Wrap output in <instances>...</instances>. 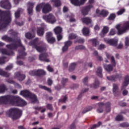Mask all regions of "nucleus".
Instances as JSON below:
<instances>
[{
	"label": "nucleus",
	"mask_w": 129,
	"mask_h": 129,
	"mask_svg": "<svg viewBox=\"0 0 129 129\" xmlns=\"http://www.w3.org/2000/svg\"><path fill=\"white\" fill-rule=\"evenodd\" d=\"M104 68L106 70V71H112L113 67L110 64L109 65H104Z\"/></svg>",
	"instance_id": "30"
},
{
	"label": "nucleus",
	"mask_w": 129,
	"mask_h": 129,
	"mask_svg": "<svg viewBox=\"0 0 129 129\" xmlns=\"http://www.w3.org/2000/svg\"><path fill=\"white\" fill-rule=\"evenodd\" d=\"M129 84V76H126L125 77L124 81L122 85L121 90L125 89V87L127 86Z\"/></svg>",
	"instance_id": "18"
},
{
	"label": "nucleus",
	"mask_w": 129,
	"mask_h": 129,
	"mask_svg": "<svg viewBox=\"0 0 129 129\" xmlns=\"http://www.w3.org/2000/svg\"><path fill=\"white\" fill-rule=\"evenodd\" d=\"M78 43H84V39L82 38H79L78 40Z\"/></svg>",
	"instance_id": "62"
},
{
	"label": "nucleus",
	"mask_w": 129,
	"mask_h": 129,
	"mask_svg": "<svg viewBox=\"0 0 129 129\" xmlns=\"http://www.w3.org/2000/svg\"><path fill=\"white\" fill-rule=\"evenodd\" d=\"M82 21L83 23L86 24V25L91 24V20H90V19H89L88 17H83L82 19Z\"/></svg>",
	"instance_id": "24"
},
{
	"label": "nucleus",
	"mask_w": 129,
	"mask_h": 129,
	"mask_svg": "<svg viewBox=\"0 0 129 129\" xmlns=\"http://www.w3.org/2000/svg\"><path fill=\"white\" fill-rule=\"evenodd\" d=\"M0 17H12V14L10 11H2L0 10Z\"/></svg>",
	"instance_id": "17"
},
{
	"label": "nucleus",
	"mask_w": 129,
	"mask_h": 129,
	"mask_svg": "<svg viewBox=\"0 0 129 129\" xmlns=\"http://www.w3.org/2000/svg\"><path fill=\"white\" fill-rule=\"evenodd\" d=\"M20 94L21 95H22V96H24V97L30 98L32 102H37L38 101L36 95L34 94L31 93L29 90L22 91L20 92Z\"/></svg>",
	"instance_id": "4"
},
{
	"label": "nucleus",
	"mask_w": 129,
	"mask_h": 129,
	"mask_svg": "<svg viewBox=\"0 0 129 129\" xmlns=\"http://www.w3.org/2000/svg\"><path fill=\"white\" fill-rule=\"evenodd\" d=\"M44 29H46V26L44 24L40 28H38L37 34L38 36H43L44 35Z\"/></svg>",
	"instance_id": "19"
},
{
	"label": "nucleus",
	"mask_w": 129,
	"mask_h": 129,
	"mask_svg": "<svg viewBox=\"0 0 129 129\" xmlns=\"http://www.w3.org/2000/svg\"><path fill=\"white\" fill-rule=\"evenodd\" d=\"M6 69V70H11V69H13V64L8 66Z\"/></svg>",
	"instance_id": "58"
},
{
	"label": "nucleus",
	"mask_w": 129,
	"mask_h": 129,
	"mask_svg": "<svg viewBox=\"0 0 129 129\" xmlns=\"http://www.w3.org/2000/svg\"><path fill=\"white\" fill-rule=\"evenodd\" d=\"M93 109V107L92 106H90L85 108L83 111V113H86V112H88V111H90V110H92Z\"/></svg>",
	"instance_id": "32"
},
{
	"label": "nucleus",
	"mask_w": 129,
	"mask_h": 129,
	"mask_svg": "<svg viewBox=\"0 0 129 129\" xmlns=\"http://www.w3.org/2000/svg\"><path fill=\"white\" fill-rule=\"evenodd\" d=\"M96 13L100 16H103V17H107V16H108V14H109L107 10L104 9L102 10L101 11L99 9H97Z\"/></svg>",
	"instance_id": "12"
},
{
	"label": "nucleus",
	"mask_w": 129,
	"mask_h": 129,
	"mask_svg": "<svg viewBox=\"0 0 129 129\" xmlns=\"http://www.w3.org/2000/svg\"><path fill=\"white\" fill-rule=\"evenodd\" d=\"M48 57H49L48 53H44L39 55V59L41 60V61H44V62H50V59L48 58Z\"/></svg>",
	"instance_id": "14"
},
{
	"label": "nucleus",
	"mask_w": 129,
	"mask_h": 129,
	"mask_svg": "<svg viewBox=\"0 0 129 129\" xmlns=\"http://www.w3.org/2000/svg\"><path fill=\"white\" fill-rule=\"evenodd\" d=\"M43 20L46 21L47 23H49L50 24H54L56 22V19L54 17H43Z\"/></svg>",
	"instance_id": "16"
},
{
	"label": "nucleus",
	"mask_w": 129,
	"mask_h": 129,
	"mask_svg": "<svg viewBox=\"0 0 129 129\" xmlns=\"http://www.w3.org/2000/svg\"><path fill=\"white\" fill-rule=\"evenodd\" d=\"M47 70L49 72H53V69L52 68H51V67L50 66H47Z\"/></svg>",
	"instance_id": "56"
},
{
	"label": "nucleus",
	"mask_w": 129,
	"mask_h": 129,
	"mask_svg": "<svg viewBox=\"0 0 129 129\" xmlns=\"http://www.w3.org/2000/svg\"><path fill=\"white\" fill-rule=\"evenodd\" d=\"M47 83H48V85L51 86V85H52V84L53 83V81L50 79H48V81H47Z\"/></svg>",
	"instance_id": "57"
},
{
	"label": "nucleus",
	"mask_w": 129,
	"mask_h": 129,
	"mask_svg": "<svg viewBox=\"0 0 129 129\" xmlns=\"http://www.w3.org/2000/svg\"><path fill=\"white\" fill-rule=\"evenodd\" d=\"M53 31L56 35H59V34L62 33V28L60 26H57L54 29Z\"/></svg>",
	"instance_id": "25"
},
{
	"label": "nucleus",
	"mask_w": 129,
	"mask_h": 129,
	"mask_svg": "<svg viewBox=\"0 0 129 129\" xmlns=\"http://www.w3.org/2000/svg\"><path fill=\"white\" fill-rule=\"evenodd\" d=\"M71 4L76 7H80L86 3L87 0H70Z\"/></svg>",
	"instance_id": "10"
},
{
	"label": "nucleus",
	"mask_w": 129,
	"mask_h": 129,
	"mask_svg": "<svg viewBox=\"0 0 129 129\" xmlns=\"http://www.w3.org/2000/svg\"><path fill=\"white\" fill-rule=\"evenodd\" d=\"M125 45L128 46L129 45V38L128 37H126L125 39Z\"/></svg>",
	"instance_id": "53"
},
{
	"label": "nucleus",
	"mask_w": 129,
	"mask_h": 129,
	"mask_svg": "<svg viewBox=\"0 0 129 129\" xmlns=\"http://www.w3.org/2000/svg\"><path fill=\"white\" fill-rule=\"evenodd\" d=\"M76 38V35L75 34H71L69 36V39H75Z\"/></svg>",
	"instance_id": "49"
},
{
	"label": "nucleus",
	"mask_w": 129,
	"mask_h": 129,
	"mask_svg": "<svg viewBox=\"0 0 129 129\" xmlns=\"http://www.w3.org/2000/svg\"><path fill=\"white\" fill-rule=\"evenodd\" d=\"M15 77L19 80V81H23L25 78H26V76L24 75H21L20 73H17L15 74Z\"/></svg>",
	"instance_id": "20"
},
{
	"label": "nucleus",
	"mask_w": 129,
	"mask_h": 129,
	"mask_svg": "<svg viewBox=\"0 0 129 129\" xmlns=\"http://www.w3.org/2000/svg\"><path fill=\"white\" fill-rule=\"evenodd\" d=\"M101 124V122H99L97 124L94 125L91 129L96 128V127H98Z\"/></svg>",
	"instance_id": "51"
},
{
	"label": "nucleus",
	"mask_w": 129,
	"mask_h": 129,
	"mask_svg": "<svg viewBox=\"0 0 129 129\" xmlns=\"http://www.w3.org/2000/svg\"><path fill=\"white\" fill-rule=\"evenodd\" d=\"M10 83H14V85H15V86H16V87H18V88H21V86H20V85H19V84L17 83H15V82L12 81L11 82H10Z\"/></svg>",
	"instance_id": "55"
},
{
	"label": "nucleus",
	"mask_w": 129,
	"mask_h": 129,
	"mask_svg": "<svg viewBox=\"0 0 129 129\" xmlns=\"http://www.w3.org/2000/svg\"><path fill=\"white\" fill-rule=\"evenodd\" d=\"M37 41L38 38H36L33 41L30 42L29 45L30 46H32L33 48H35V49L37 50V52H44L45 51V49L41 47L38 44H37Z\"/></svg>",
	"instance_id": "5"
},
{
	"label": "nucleus",
	"mask_w": 129,
	"mask_h": 129,
	"mask_svg": "<svg viewBox=\"0 0 129 129\" xmlns=\"http://www.w3.org/2000/svg\"><path fill=\"white\" fill-rule=\"evenodd\" d=\"M101 72H102V69H101V68H98L96 72L97 75L99 76V77H102V74H101Z\"/></svg>",
	"instance_id": "33"
},
{
	"label": "nucleus",
	"mask_w": 129,
	"mask_h": 129,
	"mask_svg": "<svg viewBox=\"0 0 129 129\" xmlns=\"http://www.w3.org/2000/svg\"><path fill=\"white\" fill-rule=\"evenodd\" d=\"M68 50V47L67 46V43H65L64 46L62 47V52H66Z\"/></svg>",
	"instance_id": "44"
},
{
	"label": "nucleus",
	"mask_w": 129,
	"mask_h": 129,
	"mask_svg": "<svg viewBox=\"0 0 129 129\" xmlns=\"http://www.w3.org/2000/svg\"><path fill=\"white\" fill-rule=\"evenodd\" d=\"M76 66V63H72L70 67V71H73V70H74Z\"/></svg>",
	"instance_id": "37"
},
{
	"label": "nucleus",
	"mask_w": 129,
	"mask_h": 129,
	"mask_svg": "<svg viewBox=\"0 0 129 129\" xmlns=\"http://www.w3.org/2000/svg\"><path fill=\"white\" fill-rule=\"evenodd\" d=\"M1 51L2 54H5L6 55H10V53H9V52H8V51L6 49H2Z\"/></svg>",
	"instance_id": "54"
},
{
	"label": "nucleus",
	"mask_w": 129,
	"mask_h": 129,
	"mask_svg": "<svg viewBox=\"0 0 129 129\" xmlns=\"http://www.w3.org/2000/svg\"><path fill=\"white\" fill-rule=\"evenodd\" d=\"M104 42L106 43V44H108V45H110L111 46H113V47H116L117 49H121L122 47H123V44L122 43H120L119 45L117 46V43L118 42V39L117 38H113V39H104Z\"/></svg>",
	"instance_id": "3"
},
{
	"label": "nucleus",
	"mask_w": 129,
	"mask_h": 129,
	"mask_svg": "<svg viewBox=\"0 0 129 129\" xmlns=\"http://www.w3.org/2000/svg\"><path fill=\"white\" fill-rule=\"evenodd\" d=\"M117 92H118V86L116 84H114L113 85V93L115 95Z\"/></svg>",
	"instance_id": "27"
},
{
	"label": "nucleus",
	"mask_w": 129,
	"mask_h": 129,
	"mask_svg": "<svg viewBox=\"0 0 129 129\" xmlns=\"http://www.w3.org/2000/svg\"><path fill=\"white\" fill-rule=\"evenodd\" d=\"M0 103H11L15 105V103L12 100V97L10 96H5L0 97Z\"/></svg>",
	"instance_id": "6"
},
{
	"label": "nucleus",
	"mask_w": 129,
	"mask_h": 129,
	"mask_svg": "<svg viewBox=\"0 0 129 129\" xmlns=\"http://www.w3.org/2000/svg\"><path fill=\"white\" fill-rule=\"evenodd\" d=\"M104 48H105V45L103 44H101L98 47V49L99 50H102V49H104Z\"/></svg>",
	"instance_id": "45"
},
{
	"label": "nucleus",
	"mask_w": 129,
	"mask_h": 129,
	"mask_svg": "<svg viewBox=\"0 0 129 129\" xmlns=\"http://www.w3.org/2000/svg\"><path fill=\"white\" fill-rule=\"evenodd\" d=\"M93 8L92 5L87 6L82 10V14L83 16H86V15H88V13L91 8Z\"/></svg>",
	"instance_id": "15"
},
{
	"label": "nucleus",
	"mask_w": 129,
	"mask_h": 129,
	"mask_svg": "<svg viewBox=\"0 0 129 129\" xmlns=\"http://www.w3.org/2000/svg\"><path fill=\"white\" fill-rule=\"evenodd\" d=\"M120 126H121V127H128L129 124L128 123H122L120 124Z\"/></svg>",
	"instance_id": "40"
},
{
	"label": "nucleus",
	"mask_w": 129,
	"mask_h": 129,
	"mask_svg": "<svg viewBox=\"0 0 129 129\" xmlns=\"http://www.w3.org/2000/svg\"><path fill=\"white\" fill-rule=\"evenodd\" d=\"M7 47L8 49H16V45H7Z\"/></svg>",
	"instance_id": "46"
},
{
	"label": "nucleus",
	"mask_w": 129,
	"mask_h": 129,
	"mask_svg": "<svg viewBox=\"0 0 129 129\" xmlns=\"http://www.w3.org/2000/svg\"><path fill=\"white\" fill-rule=\"evenodd\" d=\"M4 23L6 24H7V23H10L11 22V18L10 17H6V18H4Z\"/></svg>",
	"instance_id": "43"
},
{
	"label": "nucleus",
	"mask_w": 129,
	"mask_h": 129,
	"mask_svg": "<svg viewBox=\"0 0 129 129\" xmlns=\"http://www.w3.org/2000/svg\"><path fill=\"white\" fill-rule=\"evenodd\" d=\"M98 86H99V82L97 80L95 81L93 85H90L91 88H97Z\"/></svg>",
	"instance_id": "28"
},
{
	"label": "nucleus",
	"mask_w": 129,
	"mask_h": 129,
	"mask_svg": "<svg viewBox=\"0 0 129 129\" xmlns=\"http://www.w3.org/2000/svg\"><path fill=\"white\" fill-rule=\"evenodd\" d=\"M66 82H67V79H62L61 81L62 84L64 85Z\"/></svg>",
	"instance_id": "61"
},
{
	"label": "nucleus",
	"mask_w": 129,
	"mask_h": 129,
	"mask_svg": "<svg viewBox=\"0 0 129 129\" xmlns=\"http://www.w3.org/2000/svg\"><path fill=\"white\" fill-rule=\"evenodd\" d=\"M94 30L95 31H99V30H100V27H99V26L98 25H96L94 27Z\"/></svg>",
	"instance_id": "59"
},
{
	"label": "nucleus",
	"mask_w": 129,
	"mask_h": 129,
	"mask_svg": "<svg viewBox=\"0 0 129 129\" xmlns=\"http://www.w3.org/2000/svg\"><path fill=\"white\" fill-rule=\"evenodd\" d=\"M127 93H128V91H127V90H124L122 91L123 95H126V94H127Z\"/></svg>",
	"instance_id": "60"
},
{
	"label": "nucleus",
	"mask_w": 129,
	"mask_h": 129,
	"mask_svg": "<svg viewBox=\"0 0 129 129\" xmlns=\"http://www.w3.org/2000/svg\"><path fill=\"white\" fill-rule=\"evenodd\" d=\"M24 13V9L22 8H18L17 11L15 13V17H21V15Z\"/></svg>",
	"instance_id": "23"
},
{
	"label": "nucleus",
	"mask_w": 129,
	"mask_h": 129,
	"mask_svg": "<svg viewBox=\"0 0 129 129\" xmlns=\"http://www.w3.org/2000/svg\"><path fill=\"white\" fill-rule=\"evenodd\" d=\"M29 74L30 75H31L32 76H34L35 75H38L37 74V72L35 71H31L29 72Z\"/></svg>",
	"instance_id": "47"
},
{
	"label": "nucleus",
	"mask_w": 129,
	"mask_h": 129,
	"mask_svg": "<svg viewBox=\"0 0 129 129\" xmlns=\"http://www.w3.org/2000/svg\"><path fill=\"white\" fill-rule=\"evenodd\" d=\"M57 37L58 41H60V40H62V38H63V37L61 35H58Z\"/></svg>",
	"instance_id": "64"
},
{
	"label": "nucleus",
	"mask_w": 129,
	"mask_h": 129,
	"mask_svg": "<svg viewBox=\"0 0 129 129\" xmlns=\"http://www.w3.org/2000/svg\"><path fill=\"white\" fill-rule=\"evenodd\" d=\"M4 91H6V87L4 85L0 86V93H3Z\"/></svg>",
	"instance_id": "41"
},
{
	"label": "nucleus",
	"mask_w": 129,
	"mask_h": 129,
	"mask_svg": "<svg viewBox=\"0 0 129 129\" xmlns=\"http://www.w3.org/2000/svg\"><path fill=\"white\" fill-rule=\"evenodd\" d=\"M90 41L92 42V45H93V46H94V47H97V46H98V45H99V41H98V40H97L95 38L92 39L90 40Z\"/></svg>",
	"instance_id": "26"
},
{
	"label": "nucleus",
	"mask_w": 129,
	"mask_h": 129,
	"mask_svg": "<svg viewBox=\"0 0 129 129\" xmlns=\"http://www.w3.org/2000/svg\"><path fill=\"white\" fill-rule=\"evenodd\" d=\"M109 30V28L107 26H104L102 32H101V37H103L105 35V34H107L108 33V31Z\"/></svg>",
	"instance_id": "22"
},
{
	"label": "nucleus",
	"mask_w": 129,
	"mask_h": 129,
	"mask_svg": "<svg viewBox=\"0 0 129 129\" xmlns=\"http://www.w3.org/2000/svg\"><path fill=\"white\" fill-rule=\"evenodd\" d=\"M51 3H53V6L55 7V8H59V7H61L62 5L60 0H51Z\"/></svg>",
	"instance_id": "21"
},
{
	"label": "nucleus",
	"mask_w": 129,
	"mask_h": 129,
	"mask_svg": "<svg viewBox=\"0 0 129 129\" xmlns=\"http://www.w3.org/2000/svg\"><path fill=\"white\" fill-rule=\"evenodd\" d=\"M76 49L78 50H84V49H85V47L83 45H79L76 47Z\"/></svg>",
	"instance_id": "48"
},
{
	"label": "nucleus",
	"mask_w": 129,
	"mask_h": 129,
	"mask_svg": "<svg viewBox=\"0 0 129 129\" xmlns=\"http://www.w3.org/2000/svg\"><path fill=\"white\" fill-rule=\"evenodd\" d=\"M25 37L27 38V39H31L33 38V37H35V35H33V36L30 33H27L25 34Z\"/></svg>",
	"instance_id": "38"
},
{
	"label": "nucleus",
	"mask_w": 129,
	"mask_h": 129,
	"mask_svg": "<svg viewBox=\"0 0 129 129\" xmlns=\"http://www.w3.org/2000/svg\"><path fill=\"white\" fill-rule=\"evenodd\" d=\"M42 7V13L43 14H48L50 13L51 11H52V7H51V5L49 3H43Z\"/></svg>",
	"instance_id": "8"
},
{
	"label": "nucleus",
	"mask_w": 129,
	"mask_h": 129,
	"mask_svg": "<svg viewBox=\"0 0 129 129\" xmlns=\"http://www.w3.org/2000/svg\"><path fill=\"white\" fill-rule=\"evenodd\" d=\"M7 115L12 119H18L22 115V110L17 108H11L7 112Z\"/></svg>",
	"instance_id": "1"
},
{
	"label": "nucleus",
	"mask_w": 129,
	"mask_h": 129,
	"mask_svg": "<svg viewBox=\"0 0 129 129\" xmlns=\"http://www.w3.org/2000/svg\"><path fill=\"white\" fill-rule=\"evenodd\" d=\"M124 13H125V9L124 8H122L117 12V16H120L121 15H122Z\"/></svg>",
	"instance_id": "36"
},
{
	"label": "nucleus",
	"mask_w": 129,
	"mask_h": 129,
	"mask_svg": "<svg viewBox=\"0 0 129 129\" xmlns=\"http://www.w3.org/2000/svg\"><path fill=\"white\" fill-rule=\"evenodd\" d=\"M43 3L38 5L36 7V11L37 13H40V12H41V10L43 9Z\"/></svg>",
	"instance_id": "29"
},
{
	"label": "nucleus",
	"mask_w": 129,
	"mask_h": 129,
	"mask_svg": "<svg viewBox=\"0 0 129 129\" xmlns=\"http://www.w3.org/2000/svg\"><path fill=\"white\" fill-rule=\"evenodd\" d=\"M0 6L3 9L5 10H11L12 9V5L9 0H2L0 2Z\"/></svg>",
	"instance_id": "7"
},
{
	"label": "nucleus",
	"mask_w": 129,
	"mask_h": 129,
	"mask_svg": "<svg viewBox=\"0 0 129 129\" xmlns=\"http://www.w3.org/2000/svg\"><path fill=\"white\" fill-rule=\"evenodd\" d=\"M52 32H49L46 33V39L48 43H54L56 41V39L53 37H52Z\"/></svg>",
	"instance_id": "11"
},
{
	"label": "nucleus",
	"mask_w": 129,
	"mask_h": 129,
	"mask_svg": "<svg viewBox=\"0 0 129 129\" xmlns=\"http://www.w3.org/2000/svg\"><path fill=\"white\" fill-rule=\"evenodd\" d=\"M115 28L117 30L118 35H122V34H124V33H126V31H128L129 22H125L122 27H121L120 24H117L115 26Z\"/></svg>",
	"instance_id": "2"
},
{
	"label": "nucleus",
	"mask_w": 129,
	"mask_h": 129,
	"mask_svg": "<svg viewBox=\"0 0 129 129\" xmlns=\"http://www.w3.org/2000/svg\"><path fill=\"white\" fill-rule=\"evenodd\" d=\"M37 75H44L46 72L43 70H38L36 71Z\"/></svg>",
	"instance_id": "35"
},
{
	"label": "nucleus",
	"mask_w": 129,
	"mask_h": 129,
	"mask_svg": "<svg viewBox=\"0 0 129 129\" xmlns=\"http://www.w3.org/2000/svg\"><path fill=\"white\" fill-rule=\"evenodd\" d=\"M116 120H118V121H119L120 120H122L123 119V117L120 115H117L115 118Z\"/></svg>",
	"instance_id": "39"
},
{
	"label": "nucleus",
	"mask_w": 129,
	"mask_h": 129,
	"mask_svg": "<svg viewBox=\"0 0 129 129\" xmlns=\"http://www.w3.org/2000/svg\"><path fill=\"white\" fill-rule=\"evenodd\" d=\"M83 83L85 84L86 85H87V82L88 81V77H85L83 80Z\"/></svg>",
	"instance_id": "52"
},
{
	"label": "nucleus",
	"mask_w": 129,
	"mask_h": 129,
	"mask_svg": "<svg viewBox=\"0 0 129 129\" xmlns=\"http://www.w3.org/2000/svg\"><path fill=\"white\" fill-rule=\"evenodd\" d=\"M39 86L41 89H44V90H47L48 92H51V89L50 88L42 85H40Z\"/></svg>",
	"instance_id": "34"
},
{
	"label": "nucleus",
	"mask_w": 129,
	"mask_h": 129,
	"mask_svg": "<svg viewBox=\"0 0 129 129\" xmlns=\"http://www.w3.org/2000/svg\"><path fill=\"white\" fill-rule=\"evenodd\" d=\"M116 33V31L114 29H111L110 31V35L111 36H113L114 35H115V33Z\"/></svg>",
	"instance_id": "42"
},
{
	"label": "nucleus",
	"mask_w": 129,
	"mask_h": 129,
	"mask_svg": "<svg viewBox=\"0 0 129 129\" xmlns=\"http://www.w3.org/2000/svg\"><path fill=\"white\" fill-rule=\"evenodd\" d=\"M55 88L56 90H60L61 89V86H60V85H57L55 87Z\"/></svg>",
	"instance_id": "63"
},
{
	"label": "nucleus",
	"mask_w": 129,
	"mask_h": 129,
	"mask_svg": "<svg viewBox=\"0 0 129 129\" xmlns=\"http://www.w3.org/2000/svg\"><path fill=\"white\" fill-rule=\"evenodd\" d=\"M111 61L112 64H113V66H115L116 63H115V60H114V57L113 56L111 57Z\"/></svg>",
	"instance_id": "50"
},
{
	"label": "nucleus",
	"mask_w": 129,
	"mask_h": 129,
	"mask_svg": "<svg viewBox=\"0 0 129 129\" xmlns=\"http://www.w3.org/2000/svg\"><path fill=\"white\" fill-rule=\"evenodd\" d=\"M99 105V108L97 110V112H98L99 113H101L103 111V109H102V106H104V105L108 107L109 110H110V108L109 107L110 106V103L108 102L106 103L105 105L103 104V103H98Z\"/></svg>",
	"instance_id": "9"
},
{
	"label": "nucleus",
	"mask_w": 129,
	"mask_h": 129,
	"mask_svg": "<svg viewBox=\"0 0 129 129\" xmlns=\"http://www.w3.org/2000/svg\"><path fill=\"white\" fill-rule=\"evenodd\" d=\"M83 34L84 36L89 35V29L87 28H84L82 30Z\"/></svg>",
	"instance_id": "31"
},
{
	"label": "nucleus",
	"mask_w": 129,
	"mask_h": 129,
	"mask_svg": "<svg viewBox=\"0 0 129 129\" xmlns=\"http://www.w3.org/2000/svg\"><path fill=\"white\" fill-rule=\"evenodd\" d=\"M34 6H35V4L33 2H28L27 3V11L28 15H32L33 14V9H34Z\"/></svg>",
	"instance_id": "13"
}]
</instances>
